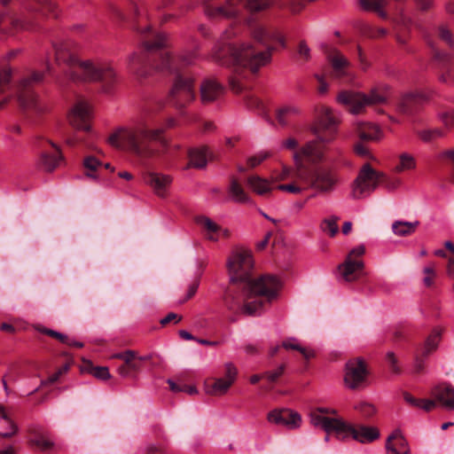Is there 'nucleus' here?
<instances>
[{
  "label": "nucleus",
  "instance_id": "obj_4",
  "mask_svg": "<svg viewBox=\"0 0 454 454\" xmlns=\"http://www.w3.org/2000/svg\"><path fill=\"white\" fill-rule=\"evenodd\" d=\"M177 121L168 117L160 128L150 129L146 121H140L134 125L122 127L113 133L108 142L111 145L127 150L142 160H148L158 153L153 142L164 144L163 133L176 127Z\"/></svg>",
  "mask_w": 454,
  "mask_h": 454
},
{
  "label": "nucleus",
  "instance_id": "obj_11",
  "mask_svg": "<svg viewBox=\"0 0 454 454\" xmlns=\"http://www.w3.org/2000/svg\"><path fill=\"white\" fill-rule=\"evenodd\" d=\"M340 121L339 116L333 113V109L323 106L320 114L311 124L310 131L322 142L330 144L336 138Z\"/></svg>",
  "mask_w": 454,
  "mask_h": 454
},
{
  "label": "nucleus",
  "instance_id": "obj_1",
  "mask_svg": "<svg viewBox=\"0 0 454 454\" xmlns=\"http://www.w3.org/2000/svg\"><path fill=\"white\" fill-rule=\"evenodd\" d=\"M252 21L253 18L248 17L245 23L251 27L250 34L253 39L266 46L264 51H256L251 42L246 41L216 45L212 51V58L216 62L223 66L234 67L235 74L230 77L229 84L235 93L243 90L240 79L246 77L244 70L248 69L253 74L258 73L262 67L271 62L272 52L275 50L273 46L268 45V43L271 41L274 31L262 25L252 27Z\"/></svg>",
  "mask_w": 454,
  "mask_h": 454
},
{
  "label": "nucleus",
  "instance_id": "obj_22",
  "mask_svg": "<svg viewBox=\"0 0 454 454\" xmlns=\"http://www.w3.org/2000/svg\"><path fill=\"white\" fill-rule=\"evenodd\" d=\"M143 179L145 184L149 185L153 192L161 198L168 194V190L172 183V177L169 175L148 171L144 174Z\"/></svg>",
  "mask_w": 454,
  "mask_h": 454
},
{
  "label": "nucleus",
  "instance_id": "obj_16",
  "mask_svg": "<svg viewBox=\"0 0 454 454\" xmlns=\"http://www.w3.org/2000/svg\"><path fill=\"white\" fill-rule=\"evenodd\" d=\"M92 108L90 103L84 99H78L70 108L67 120L71 126L76 129L89 131Z\"/></svg>",
  "mask_w": 454,
  "mask_h": 454
},
{
  "label": "nucleus",
  "instance_id": "obj_49",
  "mask_svg": "<svg viewBox=\"0 0 454 454\" xmlns=\"http://www.w3.org/2000/svg\"><path fill=\"white\" fill-rule=\"evenodd\" d=\"M355 409L364 418H370L376 412L374 405L366 402L359 403L355 406Z\"/></svg>",
  "mask_w": 454,
  "mask_h": 454
},
{
  "label": "nucleus",
  "instance_id": "obj_50",
  "mask_svg": "<svg viewBox=\"0 0 454 454\" xmlns=\"http://www.w3.org/2000/svg\"><path fill=\"white\" fill-rule=\"evenodd\" d=\"M419 138L424 142H430L437 137L442 136V130L438 129H425L418 133Z\"/></svg>",
  "mask_w": 454,
  "mask_h": 454
},
{
  "label": "nucleus",
  "instance_id": "obj_41",
  "mask_svg": "<svg viewBox=\"0 0 454 454\" xmlns=\"http://www.w3.org/2000/svg\"><path fill=\"white\" fill-rule=\"evenodd\" d=\"M229 194L235 202L244 203L248 201V196L245 192L241 184L234 177L231 180Z\"/></svg>",
  "mask_w": 454,
  "mask_h": 454
},
{
  "label": "nucleus",
  "instance_id": "obj_61",
  "mask_svg": "<svg viewBox=\"0 0 454 454\" xmlns=\"http://www.w3.org/2000/svg\"><path fill=\"white\" fill-rule=\"evenodd\" d=\"M11 80V69L4 67L0 72V93L4 90V87L6 86Z\"/></svg>",
  "mask_w": 454,
  "mask_h": 454
},
{
  "label": "nucleus",
  "instance_id": "obj_55",
  "mask_svg": "<svg viewBox=\"0 0 454 454\" xmlns=\"http://www.w3.org/2000/svg\"><path fill=\"white\" fill-rule=\"evenodd\" d=\"M306 0H286L283 5H287L292 12L298 13L306 6Z\"/></svg>",
  "mask_w": 454,
  "mask_h": 454
},
{
  "label": "nucleus",
  "instance_id": "obj_42",
  "mask_svg": "<svg viewBox=\"0 0 454 454\" xmlns=\"http://www.w3.org/2000/svg\"><path fill=\"white\" fill-rule=\"evenodd\" d=\"M438 40L446 47L454 50V35L446 25H440L436 28Z\"/></svg>",
  "mask_w": 454,
  "mask_h": 454
},
{
  "label": "nucleus",
  "instance_id": "obj_21",
  "mask_svg": "<svg viewBox=\"0 0 454 454\" xmlns=\"http://www.w3.org/2000/svg\"><path fill=\"white\" fill-rule=\"evenodd\" d=\"M326 59L332 68V76L343 78L349 74V60L336 48L326 51Z\"/></svg>",
  "mask_w": 454,
  "mask_h": 454
},
{
  "label": "nucleus",
  "instance_id": "obj_28",
  "mask_svg": "<svg viewBox=\"0 0 454 454\" xmlns=\"http://www.w3.org/2000/svg\"><path fill=\"white\" fill-rule=\"evenodd\" d=\"M223 93V87L214 79H207L200 85V98L204 104L211 103Z\"/></svg>",
  "mask_w": 454,
  "mask_h": 454
},
{
  "label": "nucleus",
  "instance_id": "obj_33",
  "mask_svg": "<svg viewBox=\"0 0 454 454\" xmlns=\"http://www.w3.org/2000/svg\"><path fill=\"white\" fill-rule=\"evenodd\" d=\"M18 432V426L9 417L4 406L0 405V437L11 438Z\"/></svg>",
  "mask_w": 454,
  "mask_h": 454
},
{
  "label": "nucleus",
  "instance_id": "obj_7",
  "mask_svg": "<svg viewBox=\"0 0 454 454\" xmlns=\"http://www.w3.org/2000/svg\"><path fill=\"white\" fill-rule=\"evenodd\" d=\"M297 178L302 184H306L309 190H312L317 194H330L342 182L339 168L333 164L301 168L297 174Z\"/></svg>",
  "mask_w": 454,
  "mask_h": 454
},
{
  "label": "nucleus",
  "instance_id": "obj_64",
  "mask_svg": "<svg viewBox=\"0 0 454 454\" xmlns=\"http://www.w3.org/2000/svg\"><path fill=\"white\" fill-rule=\"evenodd\" d=\"M440 118L445 126L454 128V111L442 113Z\"/></svg>",
  "mask_w": 454,
  "mask_h": 454
},
{
  "label": "nucleus",
  "instance_id": "obj_5",
  "mask_svg": "<svg viewBox=\"0 0 454 454\" xmlns=\"http://www.w3.org/2000/svg\"><path fill=\"white\" fill-rule=\"evenodd\" d=\"M227 270L231 284L239 283L250 292L259 294L271 299L280 288V280L272 275H263L257 279L252 278L254 260L250 251L238 248L231 252L227 260Z\"/></svg>",
  "mask_w": 454,
  "mask_h": 454
},
{
  "label": "nucleus",
  "instance_id": "obj_62",
  "mask_svg": "<svg viewBox=\"0 0 454 454\" xmlns=\"http://www.w3.org/2000/svg\"><path fill=\"white\" fill-rule=\"evenodd\" d=\"M199 286H200V280L198 278H196L189 285L187 294H186L185 298L181 302H184V301L190 300L192 297H193L198 290Z\"/></svg>",
  "mask_w": 454,
  "mask_h": 454
},
{
  "label": "nucleus",
  "instance_id": "obj_31",
  "mask_svg": "<svg viewBox=\"0 0 454 454\" xmlns=\"http://www.w3.org/2000/svg\"><path fill=\"white\" fill-rule=\"evenodd\" d=\"M356 132L363 141H379L383 137L381 129L372 122L358 121L356 123Z\"/></svg>",
  "mask_w": 454,
  "mask_h": 454
},
{
  "label": "nucleus",
  "instance_id": "obj_10",
  "mask_svg": "<svg viewBox=\"0 0 454 454\" xmlns=\"http://www.w3.org/2000/svg\"><path fill=\"white\" fill-rule=\"evenodd\" d=\"M43 75L44 74L42 72H34L20 81L17 91V99L23 110H32L35 113L45 111L46 107L40 104L37 96L32 90L34 84L43 81Z\"/></svg>",
  "mask_w": 454,
  "mask_h": 454
},
{
  "label": "nucleus",
  "instance_id": "obj_39",
  "mask_svg": "<svg viewBox=\"0 0 454 454\" xmlns=\"http://www.w3.org/2000/svg\"><path fill=\"white\" fill-rule=\"evenodd\" d=\"M419 224L418 221L413 223L396 221L392 224V231L397 236H409L415 232Z\"/></svg>",
  "mask_w": 454,
  "mask_h": 454
},
{
  "label": "nucleus",
  "instance_id": "obj_63",
  "mask_svg": "<svg viewBox=\"0 0 454 454\" xmlns=\"http://www.w3.org/2000/svg\"><path fill=\"white\" fill-rule=\"evenodd\" d=\"M298 54L305 61H308L310 59V49L304 41H301L299 43Z\"/></svg>",
  "mask_w": 454,
  "mask_h": 454
},
{
  "label": "nucleus",
  "instance_id": "obj_19",
  "mask_svg": "<svg viewBox=\"0 0 454 454\" xmlns=\"http://www.w3.org/2000/svg\"><path fill=\"white\" fill-rule=\"evenodd\" d=\"M270 423L284 427L287 429L294 430L299 428L301 425V416L289 409H275L267 415Z\"/></svg>",
  "mask_w": 454,
  "mask_h": 454
},
{
  "label": "nucleus",
  "instance_id": "obj_51",
  "mask_svg": "<svg viewBox=\"0 0 454 454\" xmlns=\"http://www.w3.org/2000/svg\"><path fill=\"white\" fill-rule=\"evenodd\" d=\"M294 168L283 167L279 173H274L272 176L273 182L285 181L294 178Z\"/></svg>",
  "mask_w": 454,
  "mask_h": 454
},
{
  "label": "nucleus",
  "instance_id": "obj_44",
  "mask_svg": "<svg viewBox=\"0 0 454 454\" xmlns=\"http://www.w3.org/2000/svg\"><path fill=\"white\" fill-rule=\"evenodd\" d=\"M282 347L286 349H294L298 350L305 359H310L314 357L315 353L312 349L301 347L298 342L297 340L294 338L288 339L286 340H284L282 343Z\"/></svg>",
  "mask_w": 454,
  "mask_h": 454
},
{
  "label": "nucleus",
  "instance_id": "obj_54",
  "mask_svg": "<svg viewBox=\"0 0 454 454\" xmlns=\"http://www.w3.org/2000/svg\"><path fill=\"white\" fill-rule=\"evenodd\" d=\"M269 157L270 153L268 152H259L247 159V164L250 168H255Z\"/></svg>",
  "mask_w": 454,
  "mask_h": 454
},
{
  "label": "nucleus",
  "instance_id": "obj_3",
  "mask_svg": "<svg viewBox=\"0 0 454 454\" xmlns=\"http://www.w3.org/2000/svg\"><path fill=\"white\" fill-rule=\"evenodd\" d=\"M55 60L58 65H66L70 69L67 75L73 81L99 82L103 90L109 92L118 82V74L111 62L101 59L81 61L76 54V44L70 40L53 44Z\"/></svg>",
  "mask_w": 454,
  "mask_h": 454
},
{
  "label": "nucleus",
  "instance_id": "obj_46",
  "mask_svg": "<svg viewBox=\"0 0 454 454\" xmlns=\"http://www.w3.org/2000/svg\"><path fill=\"white\" fill-rule=\"evenodd\" d=\"M338 220L336 216L325 219L321 223L322 231L328 233L330 237H334L339 231Z\"/></svg>",
  "mask_w": 454,
  "mask_h": 454
},
{
  "label": "nucleus",
  "instance_id": "obj_43",
  "mask_svg": "<svg viewBox=\"0 0 454 454\" xmlns=\"http://www.w3.org/2000/svg\"><path fill=\"white\" fill-rule=\"evenodd\" d=\"M232 384L223 378L216 379L210 386L207 385V392L213 395H222Z\"/></svg>",
  "mask_w": 454,
  "mask_h": 454
},
{
  "label": "nucleus",
  "instance_id": "obj_36",
  "mask_svg": "<svg viewBox=\"0 0 454 454\" xmlns=\"http://www.w3.org/2000/svg\"><path fill=\"white\" fill-rule=\"evenodd\" d=\"M247 185L258 195L263 196L270 193L273 186L271 183L258 176H251L247 178Z\"/></svg>",
  "mask_w": 454,
  "mask_h": 454
},
{
  "label": "nucleus",
  "instance_id": "obj_45",
  "mask_svg": "<svg viewBox=\"0 0 454 454\" xmlns=\"http://www.w3.org/2000/svg\"><path fill=\"white\" fill-rule=\"evenodd\" d=\"M416 168V161L412 155L409 153H402L399 157V164L395 166V172H403L404 170H410Z\"/></svg>",
  "mask_w": 454,
  "mask_h": 454
},
{
  "label": "nucleus",
  "instance_id": "obj_20",
  "mask_svg": "<svg viewBox=\"0 0 454 454\" xmlns=\"http://www.w3.org/2000/svg\"><path fill=\"white\" fill-rule=\"evenodd\" d=\"M349 436L362 443H368L378 439L380 432L374 427L359 426L355 427L346 422V427L338 433L337 437L345 439Z\"/></svg>",
  "mask_w": 454,
  "mask_h": 454
},
{
  "label": "nucleus",
  "instance_id": "obj_30",
  "mask_svg": "<svg viewBox=\"0 0 454 454\" xmlns=\"http://www.w3.org/2000/svg\"><path fill=\"white\" fill-rule=\"evenodd\" d=\"M363 268L364 262L361 260L347 256L345 262L339 266V270L345 281L351 282L358 278Z\"/></svg>",
  "mask_w": 454,
  "mask_h": 454
},
{
  "label": "nucleus",
  "instance_id": "obj_29",
  "mask_svg": "<svg viewBox=\"0 0 454 454\" xmlns=\"http://www.w3.org/2000/svg\"><path fill=\"white\" fill-rule=\"evenodd\" d=\"M149 359L150 356H139L137 352L134 351L131 356L126 359V362L117 368V372L122 378L132 377L134 373L141 370L142 362Z\"/></svg>",
  "mask_w": 454,
  "mask_h": 454
},
{
  "label": "nucleus",
  "instance_id": "obj_52",
  "mask_svg": "<svg viewBox=\"0 0 454 454\" xmlns=\"http://www.w3.org/2000/svg\"><path fill=\"white\" fill-rule=\"evenodd\" d=\"M31 443L37 446L43 451L48 450L53 446V442L43 435L33 438Z\"/></svg>",
  "mask_w": 454,
  "mask_h": 454
},
{
  "label": "nucleus",
  "instance_id": "obj_15",
  "mask_svg": "<svg viewBox=\"0 0 454 454\" xmlns=\"http://www.w3.org/2000/svg\"><path fill=\"white\" fill-rule=\"evenodd\" d=\"M41 153L36 160L37 168L51 172L63 160V156L59 146L51 140H43L39 145Z\"/></svg>",
  "mask_w": 454,
  "mask_h": 454
},
{
  "label": "nucleus",
  "instance_id": "obj_59",
  "mask_svg": "<svg viewBox=\"0 0 454 454\" xmlns=\"http://www.w3.org/2000/svg\"><path fill=\"white\" fill-rule=\"evenodd\" d=\"M425 277L423 278V283L426 286H431L434 283V279L435 278V271L433 266L425 267L423 270Z\"/></svg>",
  "mask_w": 454,
  "mask_h": 454
},
{
  "label": "nucleus",
  "instance_id": "obj_26",
  "mask_svg": "<svg viewBox=\"0 0 454 454\" xmlns=\"http://www.w3.org/2000/svg\"><path fill=\"white\" fill-rule=\"evenodd\" d=\"M431 394L445 410L454 411V387L450 384H440L432 389Z\"/></svg>",
  "mask_w": 454,
  "mask_h": 454
},
{
  "label": "nucleus",
  "instance_id": "obj_57",
  "mask_svg": "<svg viewBox=\"0 0 454 454\" xmlns=\"http://www.w3.org/2000/svg\"><path fill=\"white\" fill-rule=\"evenodd\" d=\"M91 374L99 380H108L111 378L109 370L106 366H97L91 369Z\"/></svg>",
  "mask_w": 454,
  "mask_h": 454
},
{
  "label": "nucleus",
  "instance_id": "obj_35",
  "mask_svg": "<svg viewBox=\"0 0 454 454\" xmlns=\"http://www.w3.org/2000/svg\"><path fill=\"white\" fill-rule=\"evenodd\" d=\"M442 331H443L442 328L440 326H436L432 330V332L427 336V338L424 343L423 349H422L423 356L427 357L431 353L434 352L437 349L438 345L441 341Z\"/></svg>",
  "mask_w": 454,
  "mask_h": 454
},
{
  "label": "nucleus",
  "instance_id": "obj_27",
  "mask_svg": "<svg viewBox=\"0 0 454 454\" xmlns=\"http://www.w3.org/2000/svg\"><path fill=\"white\" fill-rule=\"evenodd\" d=\"M387 454H411L406 439L399 429H395L387 439Z\"/></svg>",
  "mask_w": 454,
  "mask_h": 454
},
{
  "label": "nucleus",
  "instance_id": "obj_14",
  "mask_svg": "<svg viewBox=\"0 0 454 454\" xmlns=\"http://www.w3.org/2000/svg\"><path fill=\"white\" fill-rule=\"evenodd\" d=\"M194 79L177 74L170 91L171 98L176 107H184L195 98Z\"/></svg>",
  "mask_w": 454,
  "mask_h": 454
},
{
  "label": "nucleus",
  "instance_id": "obj_48",
  "mask_svg": "<svg viewBox=\"0 0 454 454\" xmlns=\"http://www.w3.org/2000/svg\"><path fill=\"white\" fill-rule=\"evenodd\" d=\"M100 161L93 157V156H88L84 159L83 160V166L84 168L89 170V171H91V173L90 172H87L86 173V176L88 177H90V178H93V179H96L97 178V176L95 175V171L97 170L98 167L100 165Z\"/></svg>",
  "mask_w": 454,
  "mask_h": 454
},
{
  "label": "nucleus",
  "instance_id": "obj_37",
  "mask_svg": "<svg viewBox=\"0 0 454 454\" xmlns=\"http://www.w3.org/2000/svg\"><path fill=\"white\" fill-rule=\"evenodd\" d=\"M403 399L410 406L423 410L427 412L431 411L436 407V402L434 400L416 398L408 392L403 393Z\"/></svg>",
  "mask_w": 454,
  "mask_h": 454
},
{
  "label": "nucleus",
  "instance_id": "obj_17",
  "mask_svg": "<svg viewBox=\"0 0 454 454\" xmlns=\"http://www.w3.org/2000/svg\"><path fill=\"white\" fill-rule=\"evenodd\" d=\"M253 295H259V294L250 292L247 287L244 288L239 283L231 284L230 282L223 296V302L229 310L237 311L241 309V304ZM260 296L262 295L260 294Z\"/></svg>",
  "mask_w": 454,
  "mask_h": 454
},
{
  "label": "nucleus",
  "instance_id": "obj_25",
  "mask_svg": "<svg viewBox=\"0 0 454 454\" xmlns=\"http://www.w3.org/2000/svg\"><path fill=\"white\" fill-rule=\"evenodd\" d=\"M28 12L38 13L43 17H59L60 10L52 0H30L26 5Z\"/></svg>",
  "mask_w": 454,
  "mask_h": 454
},
{
  "label": "nucleus",
  "instance_id": "obj_18",
  "mask_svg": "<svg viewBox=\"0 0 454 454\" xmlns=\"http://www.w3.org/2000/svg\"><path fill=\"white\" fill-rule=\"evenodd\" d=\"M243 0H225L223 5L215 6L207 4L204 7L205 15L211 20H231L239 16V4Z\"/></svg>",
  "mask_w": 454,
  "mask_h": 454
},
{
  "label": "nucleus",
  "instance_id": "obj_56",
  "mask_svg": "<svg viewBox=\"0 0 454 454\" xmlns=\"http://www.w3.org/2000/svg\"><path fill=\"white\" fill-rule=\"evenodd\" d=\"M11 25L14 30H30L33 28L30 23L15 17L11 19Z\"/></svg>",
  "mask_w": 454,
  "mask_h": 454
},
{
  "label": "nucleus",
  "instance_id": "obj_34",
  "mask_svg": "<svg viewBox=\"0 0 454 454\" xmlns=\"http://www.w3.org/2000/svg\"><path fill=\"white\" fill-rule=\"evenodd\" d=\"M196 223L203 227L207 231V237L208 239L217 241L220 239L222 228L210 218L203 215L198 216L196 218Z\"/></svg>",
  "mask_w": 454,
  "mask_h": 454
},
{
  "label": "nucleus",
  "instance_id": "obj_13",
  "mask_svg": "<svg viewBox=\"0 0 454 454\" xmlns=\"http://www.w3.org/2000/svg\"><path fill=\"white\" fill-rule=\"evenodd\" d=\"M369 374L367 365L361 357L348 360L345 366L344 383L349 389L364 387Z\"/></svg>",
  "mask_w": 454,
  "mask_h": 454
},
{
  "label": "nucleus",
  "instance_id": "obj_53",
  "mask_svg": "<svg viewBox=\"0 0 454 454\" xmlns=\"http://www.w3.org/2000/svg\"><path fill=\"white\" fill-rule=\"evenodd\" d=\"M37 330L40 333H44L46 335H49L51 337H53V338L57 339L58 340H59L63 344H65L66 342H68V336L66 335V334H63V333H59L57 331H54V330H51V329H48V328H45V327H38Z\"/></svg>",
  "mask_w": 454,
  "mask_h": 454
},
{
  "label": "nucleus",
  "instance_id": "obj_2",
  "mask_svg": "<svg viewBox=\"0 0 454 454\" xmlns=\"http://www.w3.org/2000/svg\"><path fill=\"white\" fill-rule=\"evenodd\" d=\"M136 29L142 35L143 50L133 52L129 57V69L139 78H145L153 69L168 74L179 72L182 68L193 65L199 58V48L184 51L178 56L165 52L157 63H151L150 54L168 47V36L165 33L153 30L150 26L142 27L137 20Z\"/></svg>",
  "mask_w": 454,
  "mask_h": 454
},
{
  "label": "nucleus",
  "instance_id": "obj_23",
  "mask_svg": "<svg viewBox=\"0 0 454 454\" xmlns=\"http://www.w3.org/2000/svg\"><path fill=\"white\" fill-rule=\"evenodd\" d=\"M428 98V95L423 91L406 93L400 100L398 110L403 114H411L416 112Z\"/></svg>",
  "mask_w": 454,
  "mask_h": 454
},
{
  "label": "nucleus",
  "instance_id": "obj_40",
  "mask_svg": "<svg viewBox=\"0 0 454 454\" xmlns=\"http://www.w3.org/2000/svg\"><path fill=\"white\" fill-rule=\"evenodd\" d=\"M294 178H293L292 183L286 184H278L276 186V189L293 194H301L303 192L309 190V188L306 187V184H302L298 180L296 174V167H294Z\"/></svg>",
  "mask_w": 454,
  "mask_h": 454
},
{
  "label": "nucleus",
  "instance_id": "obj_60",
  "mask_svg": "<svg viewBox=\"0 0 454 454\" xmlns=\"http://www.w3.org/2000/svg\"><path fill=\"white\" fill-rule=\"evenodd\" d=\"M439 79L445 83H454V65L442 72Z\"/></svg>",
  "mask_w": 454,
  "mask_h": 454
},
{
  "label": "nucleus",
  "instance_id": "obj_47",
  "mask_svg": "<svg viewBox=\"0 0 454 454\" xmlns=\"http://www.w3.org/2000/svg\"><path fill=\"white\" fill-rule=\"evenodd\" d=\"M427 42L432 47V49L434 51V58L435 60H437L438 62L442 63V64H447V63L450 62V60L452 59V55L450 53L439 51L435 47L434 43L431 41V39L428 37H427Z\"/></svg>",
  "mask_w": 454,
  "mask_h": 454
},
{
  "label": "nucleus",
  "instance_id": "obj_9",
  "mask_svg": "<svg viewBox=\"0 0 454 454\" xmlns=\"http://www.w3.org/2000/svg\"><path fill=\"white\" fill-rule=\"evenodd\" d=\"M338 411L327 407H317L309 413L310 423L313 427L321 428L326 433L325 440L329 441V434H335L346 427V421L337 417Z\"/></svg>",
  "mask_w": 454,
  "mask_h": 454
},
{
  "label": "nucleus",
  "instance_id": "obj_12",
  "mask_svg": "<svg viewBox=\"0 0 454 454\" xmlns=\"http://www.w3.org/2000/svg\"><path fill=\"white\" fill-rule=\"evenodd\" d=\"M321 144H325L318 137L315 139L305 143L299 150L295 151L293 155L294 161V167H296V174L299 173L301 168H311L303 163V160L307 159L312 163H318L325 159V146Z\"/></svg>",
  "mask_w": 454,
  "mask_h": 454
},
{
  "label": "nucleus",
  "instance_id": "obj_58",
  "mask_svg": "<svg viewBox=\"0 0 454 454\" xmlns=\"http://www.w3.org/2000/svg\"><path fill=\"white\" fill-rule=\"evenodd\" d=\"M237 374H238V370L235 367V365L231 363H227L225 364V374H224L223 379L230 381L231 384H233V382L236 380Z\"/></svg>",
  "mask_w": 454,
  "mask_h": 454
},
{
  "label": "nucleus",
  "instance_id": "obj_38",
  "mask_svg": "<svg viewBox=\"0 0 454 454\" xmlns=\"http://www.w3.org/2000/svg\"><path fill=\"white\" fill-rule=\"evenodd\" d=\"M277 296H278V294L271 299H268V297H266V296L253 295L251 298L254 297V300L252 301L245 302L241 308V310L248 316L259 315L262 311V307L264 304L262 297H264L268 301H270L273 299H275Z\"/></svg>",
  "mask_w": 454,
  "mask_h": 454
},
{
  "label": "nucleus",
  "instance_id": "obj_6",
  "mask_svg": "<svg viewBox=\"0 0 454 454\" xmlns=\"http://www.w3.org/2000/svg\"><path fill=\"white\" fill-rule=\"evenodd\" d=\"M390 86L384 82L376 83L365 92L342 90L337 96V102L344 106L351 114H362L366 107L385 105L390 97Z\"/></svg>",
  "mask_w": 454,
  "mask_h": 454
},
{
  "label": "nucleus",
  "instance_id": "obj_24",
  "mask_svg": "<svg viewBox=\"0 0 454 454\" xmlns=\"http://www.w3.org/2000/svg\"><path fill=\"white\" fill-rule=\"evenodd\" d=\"M301 115V106L293 103L284 104L276 110V119L282 127L293 125Z\"/></svg>",
  "mask_w": 454,
  "mask_h": 454
},
{
  "label": "nucleus",
  "instance_id": "obj_8",
  "mask_svg": "<svg viewBox=\"0 0 454 454\" xmlns=\"http://www.w3.org/2000/svg\"><path fill=\"white\" fill-rule=\"evenodd\" d=\"M386 180L387 176L383 172L377 171L369 163H365L352 184L351 196L356 200L365 198Z\"/></svg>",
  "mask_w": 454,
  "mask_h": 454
},
{
  "label": "nucleus",
  "instance_id": "obj_32",
  "mask_svg": "<svg viewBox=\"0 0 454 454\" xmlns=\"http://www.w3.org/2000/svg\"><path fill=\"white\" fill-rule=\"evenodd\" d=\"M213 159V154L206 145L192 148L189 151V165L196 168H203L207 166L209 160Z\"/></svg>",
  "mask_w": 454,
  "mask_h": 454
}]
</instances>
